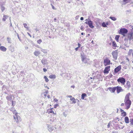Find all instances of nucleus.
<instances>
[{
  "instance_id": "1",
  "label": "nucleus",
  "mask_w": 133,
  "mask_h": 133,
  "mask_svg": "<svg viewBox=\"0 0 133 133\" xmlns=\"http://www.w3.org/2000/svg\"><path fill=\"white\" fill-rule=\"evenodd\" d=\"M124 102L125 105L127 106L126 109H129L130 108L131 104V101L129 99V98H125Z\"/></svg>"
},
{
  "instance_id": "2",
  "label": "nucleus",
  "mask_w": 133,
  "mask_h": 133,
  "mask_svg": "<svg viewBox=\"0 0 133 133\" xmlns=\"http://www.w3.org/2000/svg\"><path fill=\"white\" fill-rule=\"evenodd\" d=\"M128 32L127 30L125 28H122L120 29L119 33L123 35V36H125Z\"/></svg>"
},
{
  "instance_id": "3",
  "label": "nucleus",
  "mask_w": 133,
  "mask_h": 133,
  "mask_svg": "<svg viewBox=\"0 0 133 133\" xmlns=\"http://www.w3.org/2000/svg\"><path fill=\"white\" fill-rule=\"evenodd\" d=\"M125 36L126 38H128L129 40L130 41L133 39V33L131 32L129 34H127Z\"/></svg>"
},
{
  "instance_id": "4",
  "label": "nucleus",
  "mask_w": 133,
  "mask_h": 133,
  "mask_svg": "<svg viewBox=\"0 0 133 133\" xmlns=\"http://www.w3.org/2000/svg\"><path fill=\"white\" fill-rule=\"evenodd\" d=\"M85 23L86 24H88L89 27L92 29L94 27V26L93 25V23L92 21L90 20H89L88 21L85 22Z\"/></svg>"
},
{
  "instance_id": "5",
  "label": "nucleus",
  "mask_w": 133,
  "mask_h": 133,
  "mask_svg": "<svg viewBox=\"0 0 133 133\" xmlns=\"http://www.w3.org/2000/svg\"><path fill=\"white\" fill-rule=\"evenodd\" d=\"M117 81L118 82H120L123 85H124L125 82V79L123 77H119L117 79Z\"/></svg>"
},
{
  "instance_id": "6",
  "label": "nucleus",
  "mask_w": 133,
  "mask_h": 133,
  "mask_svg": "<svg viewBox=\"0 0 133 133\" xmlns=\"http://www.w3.org/2000/svg\"><path fill=\"white\" fill-rule=\"evenodd\" d=\"M110 60L108 58H106V59H104V65L106 66L108 65H109L110 64Z\"/></svg>"
},
{
  "instance_id": "7",
  "label": "nucleus",
  "mask_w": 133,
  "mask_h": 133,
  "mask_svg": "<svg viewBox=\"0 0 133 133\" xmlns=\"http://www.w3.org/2000/svg\"><path fill=\"white\" fill-rule=\"evenodd\" d=\"M112 55L113 58L115 59H117L118 56L117 51V50H116L112 52Z\"/></svg>"
},
{
  "instance_id": "8",
  "label": "nucleus",
  "mask_w": 133,
  "mask_h": 133,
  "mask_svg": "<svg viewBox=\"0 0 133 133\" xmlns=\"http://www.w3.org/2000/svg\"><path fill=\"white\" fill-rule=\"evenodd\" d=\"M110 66H108L105 67L104 71L103 72L105 74H107L109 73V71L110 70Z\"/></svg>"
},
{
  "instance_id": "9",
  "label": "nucleus",
  "mask_w": 133,
  "mask_h": 133,
  "mask_svg": "<svg viewBox=\"0 0 133 133\" xmlns=\"http://www.w3.org/2000/svg\"><path fill=\"white\" fill-rule=\"evenodd\" d=\"M81 57L82 58V61L83 62L85 63H86L87 62V61L86 60V57L85 56L82 54H81Z\"/></svg>"
},
{
  "instance_id": "10",
  "label": "nucleus",
  "mask_w": 133,
  "mask_h": 133,
  "mask_svg": "<svg viewBox=\"0 0 133 133\" xmlns=\"http://www.w3.org/2000/svg\"><path fill=\"white\" fill-rule=\"evenodd\" d=\"M121 65H119L115 68L114 69V72L115 74L117 73L121 69Z\"/></svg>"
},
{
  "instance_id": "11",
  "label": "nucleus",
  "mask_w": 133,
  "mask_h": 133,
  "mask_svg": "<svg viewBox=\"0 0 133 133\" xmlns=\"http://www.w3.org/2000/svg\"><path fill=\"white\" fill-rule=\"evenodd\" d=\"M116 89L117 91V93L118 94L119 93L123 91V90L120 87L117 86L116 87Z\"/></svg>"
},
{
  "instance_id": "12",
  "label": "nucleus",
  "mask_w": 133,
  "mask_h": 133,
  "mask_svg": "<svg viewBox=\"0 0 133 133\" xmlns=\"http://www.w3.org/2000/svg\"><path fill=\"white\" fill-rule=\"evenodd\" d=\"M8 48L9 50L11 52H13L14 51V47L11 45L9 46Z\"/></svg>"
},
{
  "instance_id": "13",
  "label": "nucleus",
  "mask_w": 133,
  "mask_h": 133,
  "mask_svg": "<svg viewBox=\"0 0 133 133\" xmlns=\"http://www.w3.org/2000/svg\"><path fill=\"white\" fill-rule=\"evenodd\" d=\"M48 130L49 131H52L54 130V128H55V127L52 126L51 125H48Z\"/></svg>"
},
{
  "instance_id": "14",
  "label": "nucleus",
  "mask_w": 133,
  "mask_h": 133,
  "mask_svg": "<svg viewBox=\"0 0 133 133\" xmlns=\"http://www.w3.org/2000/svg\"><path fill=\"white\" fill-rule=\"evenodd\" d=\"M126 87L128 88V89L129 90L130 88V87L131 85L130 84V83L128 81H127V83L125 85Z\"/></svg>"
},
{
  "instance_id": "15",
  "label": "nucleus",
  "mask_w": 133,
  "mask_h": 133,
  "mask_svg": "<svg viewBox=\"0 0 133 133\" xmlns=\"http://www.w3.org/2000/svg\"><path fill=\"white\" fill-rule=\"evenodd\" d=\"M6 48L4 46H1L0 47V50L3 52H5L6 50Z\"/></svg>"
},
{
  "instance_id": "16",
  "label": "nucleus",
  "mask_w": 133,
  "mask_h": 133,
  "mask_svg": "<svg viewBox=\"0 0 133 133\" xmlns=\"http://www.w3.org/2000/svg\"><path fill=\"white\" fill-rule=\"evenodd\" d=\"M109 90L111 92H114L116 90V87H115L113 88H109Z\"/></svg>"
},
{
  "instance_id": "17",
  "label": "nucleus",
  "mask_w": 133,
  "mask_h": 133,
  "mask_svg": "<svg viewBox=\"0 0 133 133\" xmlns=\"http://www.w3.org/2000/svg\"><path fill=\"white\" fill-rule=\"evenodd\" d=\"M34 55L37 56L41 54V52L39 51H35L34 53Z\"/></svg>"
},
{
  "instance_id": "18",
  "label": "nucleus",
  "mask_w": 133,
  "mask_h": 133,
  "mask_svg": "<svg viewBox=\"0 0 133 133\" xmlns=\"http://www.w3.org/2000/svg\"><path fill=\"white\" fill-rule=\"evenodd\" d=\"M41 62L44 65H45L47 64V60L43 58L41 61Z\"/></svg>"
},
{
  "instance_id": "19",
  "label": "nucleus",
  "mask_w": 133,
  "mask_h": 133,
  "mask_svg": "<svg viewBox=\"0 0 133 133\" xmlns=\"http://www.w3.org/2000/svg\"><path fill=\"white\" fill-rule=\"evenodd\" d=\"M124 121L125 123H128L129 122V118L128 117L126 116L124 118Z\"/></svg>"
},
{
  "instance_id": "20",
  "label": "nucleus",
  "mask_w": 133,
  "mask_h": 133,
  "mask_svg": "<svg viewBox=\"0 0 133 133\" xmlns=\"http://www.w3.org/2000/svg\"><path fill=\"white\" fill-rule=\"evenodd\" d=\"M9 17V16L6 15H4L3 16V18H2V21H5L6 20V19H7Z\"/></svg>"
},
{
  "instance_id": "21",
  "label": "nucleus",
  "mask_w": 133,
  "mask_h": 133,
  "mask_svg": "<svg viewBox=\"0 0 133 133\" xmlns=\"http://www.w3.org/2000/svg\"><path fill=\"white\" fill-rule=\"evenodd\" d=\"M6 99L9 101H11L12 99V96L10 95L9 96H7L6 97Z\"/></svg>"
},
{
  "instance_id": "22",
  "label": "nucleus",
  "mask_w": 133,
  "mask_h": 133,
  "mask_svg": "<svg viewBox=\"0 0 133 133\" xmlns=\"http://www.w3.org/2000/svg\"><path fill=\"white\" fill-rule=\"evenodd\" d=\"M81 98L82 99H84L85 97L87 96L86 94L85 93H83L81 95Z\"/></svg>"
},
{
  "instance_id": "23",
  "label": "nucleus",
  "mask_w": 133,
  "mask_h": 133,
  "mask_svg": "<svg viewBox=\"0 0 133 133\" xmlns=\"http://www.w3.org/2000/svg\"><path fill=\"white\" fill-rule=\"evenodd\" d=\"M49 77L51 79L55 78L56 76L55 75H50Z\"/></svg>"
},
{
  "instance_id": "24",
  "label": "nucleus",
  "mask_w": 133,
  "mask_h": 133,
  "mask_svg": "<svg viewBox=\"0 0 133 133\" xmlns=\"http://www.w3.org/2000/svg\"><path fill=\"white\" fill-rule=\"evenodd\" d=\"M70 100L72 101V103L75 104L76 103V102L75 101V99L74 97H72L70 99Z\"/></svg>"
},
{
  "instance_id": "25",
  "label": "nucleus",
  "mask_w": 133,
  "mask_h": 133,
  "mask_svg": "<svg viewBox=\"0 0 133 133\" xmlns=\"http://www.w3.org/2000/svg\"><path fill=\"white\" fill-rule=\"evenodd\" d=\"M10 110L11 111L13 112L14 113H15V112H17L16 110L13 107L11 108H10Z\"/></svg>"
},
{
  "instance_id": "26",
  "label": "nucleus",
  "mask_w": 133,
  "mask_h": 133,
  "mask_svg": "<svg viewBox=\"0 0 133 133\" xmlns=\"http://www.w3.org/2000/svg\"><path fill=\"white\" fill-rule=\"evenodd\" d=\"M109 18L113 21H115L117 19L116 17H114L110 16Z\"/></svg>"
},
{
  "instance_id": "27",
  "label": "nucleus",
  "mask_w": 133,
  "mask_h": 133,
  "mask_svg": "<svg viewBox=\"0 0 133 133\" xmlns=\"http://www.w3.org/2000/svg\"><path fill=\"white\" fill-rule=\"evenodd\" d=\"M120 37V36L119 35H116L115 37V39L116 41L117 42H118L119 41V38Z\"/></svg>"
},
{
  "instance_id": "28",
  "label": "nucleus",
  "mask_w": 133,
  "mask_h": 133,
  "mask_svg": "<svg viewBox=\"0 0 133 133\" xmlns=\"http://www.w3.org/2000/svg\"><path fill=\"white\" fill-rule=\"evenodd\" d=\"M102 26L103 27H107V26L106 25L105 23L104 22H103V23H102Z\"/></svg>"
},
{
  "instance_id": "29",
  "label": "nucleus",
  "mask_w": 133,
  "mask_h": 133,
  "mask_svg": "<svg viewBox=\"0 0 133 133\" xmlns=\"http://www.w3.org/2000/svg\"><path fill=\"white\" fill-rule=\"evenodd\" d=\"M127 115V114L126 112L123 111L121 113V115L123 117H125Z\"/></svg>"
},
{
  "instance_id": "30",
  "label": "nucleus",
  "mask_w": 133,
  "mask_h": 133,
  "mask_svg": "<svg viewBox=\"0 0 133 133\" xmlns=\"http://www.w3.org/2000/svg\"><path fill=\"white\" fill-rule=\"evenodd\" d=\"M15 115L14 116V119L15 120H16V118H17L18 116H17V112H15Z\"/></svg>"
},
{
  "instance_id": "31",
  "label": "nucleus",
  "mask_w": 133,
  "mask_h": 133,
  "mask_svg": "<svg viewBox=\"0 0 133 133\" xmlns=\"http://www.w3.org/2000/svg\"><path fill=\"white\" fill-rule=\"evenodd\" d=\"M44 78L45 79V81L46 82H48L49 81V79L46 76H44Z\"/></svg>"
},
{
  "instance_id": "32",
  "label": "nucleus",
  "mask_w": 133,
  "mask_h": 133,
  "mask_svg": "<svg viewBox=\"0 0 133 133\" xmlns=\"http://www.w3.org/2000/svg\"><path fill=\"white\" fill-rule=\"evenodd\" d=\"M41 48V51L42 52H43L44 53H47V51L46 50L43 49L41 48Z\"/></svg>"
},
{
  "instance_id": "33",
  "label": "nucleus",
  "mask_w": 133,
  "mask_h": 133,
  "mask_svg": "<svg viewBox=\"0 0 133 133\" xmlns=\"http://www.w3.org/2000/svg\"><path fill=\"white\" fill-rule=\"evenodd\" d=\"M112 46L114 47H117V44L115 42V41H113L112 42Z\"/></svg>"
},
{
  "instance_id": "34",
  "label": "nucleus",
  "mask_w": 133,
  "mask_h": 133,
  "mask_svg": "<svg viewBox=\"0 0 133 133\" xmlns=\"http://www.w3.org/2000/svg\"><path fill=\"white\" fill-rule=\"evenodd\" d=\"M7 41H8V42L9 43H11V39L9 37H8L7 38Z\"/></svg>"
},
{
  "instance_id": "35",
  "label": "nucleus",
  "mask_w": 133,
  "mask_h": 133,
  "mask_svg": "<svg viewBox=\"0 0 133 133\" xmlns=\"http://www.w3.org/2000/svg\"><path fill=\"white\" fill-rule=\"evenodd\" d=\"M130 124L131 125H133V118H130Z\"/></svg>"
},
{
  "instance_id": "36",
  "label": "nucleus",
  "mask_w": 133,
  "mask_h": 133,
  "mask_svg": "<svg viewBox=\"0 0 133 133\" xmlns=\"http://www.w3.org/2000/svg\"><path fill=\"white\" fill-rule=\"evenodd\" d=\"M5 9V8L3 6H1V10L2 12Z\"/></svg>"
},
{
  "instance_id": "37",
  "label": "nucleus",
  "mask_w": 133,
  "mask_h": 133,
  "mask_svg": "<svg viewBox=\"0 0 133 133\" xmlns=\"http://www.w3.org/2000/svg\"><path fill=\"white\" fill-rule=\"evenodd\" d=\"M130 95V93H128L127 95L126 96L125 98H129V96Z\"/></svg>"
},
{
  "instance_id": "38",
  "label": "nucleus",
  "mask_w": 133,
  "mask_h": 133,
  "mask_svg": "<svg viewBox=\"0 0 133 133\" xmlns=\"http://www.w3.org/2000/svg\"><path fill=\"white\" fill-rule=\"evenodd\" d=\"M42 41L41 39H39L37 41V42L38 43L40 44L42 42Z\"/></svg>"
},
{
  "instance_id": "39",
  "label": "nucleus",
  "mask_w": 133,
  "mask_h": 133,
  "mask_svg": "<svg viewBox=\"0 0 133 133\" xmlns=\"http://www.w3.org/2000/svg\"><path fill=\"white\" fill-rule=\"evenodd\" d=\"M133 51V50L132 49H130L128 53V55H130L131 54V53L132 52V51Z\"/></svg>"
},
{
  "instance_id": "40",
  "label": "nucleus",
  "mask_w": 133,
  "mask_h": 133,
  "mask_svg": "<svg viewBox=\"0 0 133 133\" xmlns=\"http://www.w3.org/2000/svg\"><path fill=\"white\" fill-rule=\"evenodd\" d=\"M15 102H14L13 101H12V105L13 106L15 105Z\"/></svg>"
},
{
  "instance_id": "41",
  "label": "nucleus",
  "mask_w": 133,
  "mask_h": 133,
  "mask_svg": "<svg viewBox=\"0 0 133 133\" xmlns=\"http://www.w3.org/2000/svg\"><path fill=\"white\" fill-rule=\"evenodd\" d=\"M16 34L17 35V36L18 37V38L19 41H21V39L19 37V34H18L17 33H16Z\"/></svg>"
},
{
  "instance_id": "42",
  "label": "nucleus",
  "mask_w": 133,
  "mask_h": 133,
  "mask_svg": "<svg viewBox=\"0 0 133 133\" xmlns=\"http://www.w3.org/2000/svg\"><path fill=\"white\" fill-rule=\"evenodd\" d=\"M23 25H24V27L25 28H28L27 27V25L26 24V23H24L23 24Z\"/></svg>"
},
{
  "instance_id": "43",
  "label": "nucleus",
  "mask_w": 133,
  "mask_h": 133,
  "mask_svg": "<svg viewBox=\"0 0 133 133\" xmlns=\"http://www.w3.org/2000/svg\"><path fill=\"white\" fill-rule=\"evenodd\" d=\"M49 113H53V114H54V111L52 110H51V109L49 111Z\"/></svg>"
},
{
  "instance_id": "44",
  "label": "nucleus",
  "mask_w": 133,
  "mask_h": 133,
  "mask_svg": "<svg viewBox=\"0 0 133 133\" xmlns=\"http://www.w3.org/2000/svg\"><path fill=\"white\" fill-rule=\"evenodd\" d=\"M15 121H16V123H18L19 119H18V117H17V118H16V120H15Z\"/></svg>"
},
{
  "instance_id": "45",
  "label": "nucleus",
  "mask_w": 133,
  "mask_h": 133,
  "mask_svg": "<svg viewBox=\"0 0 133 133\" xmlns=\"http://www.w3.org/2000/svg\"><path fill=\"white\" fill-rule=\"evenodd\" d=\"M128 0H123V2H124L125 3H128Z\"/></svg>"
},
{
  "instance_id": "46",
  "label": "nucleus",
  "mask_w": 133,
  "mask_h": 133,
  "mask_svg": "<svg viewBox=\"0 0 133 133\" xmlns=\"http://www.w3.org/2000/svg\"><path fill=\"white\" fill-rule=\"evenodd\" d=\"M43 71L45 72H46L47 71V70L46 69V68H44L43 69Z\"/></svg>"
},
{
  "instance_id": "47",
  "label": "nucleus",
  "mask_w": 133,
  "mask_h": 133,
  "mask_svg": "<svg viewBox=\"0 0 133 133\" xmlns=\"http://www.w3.org/2000/svg\"><path fill=\"white\" fill-rule=\"evenodd\" d=\"M63 115L65 117H66L67 116V114H65V112H64L63 113Z\"/></svg>"
},
{
  "instance_id": "48",
  "label": "nucleus",
  "mask_w": 133,
  "mask_h": 133,
  "mask_svg": "<svg viewBox=\"0 0 133 133\" xmlns=\"http://www.w3.org/2000/svg\"><path fill=\"white\" fill-rule=\"evenodd\" d=\"M78 47L79 48L81 46V45L79 43H78Z\"/></svg>"
},
{
  "instance_id": "49",
  "label": "nucleus",
  "mask_w": 133,
  "mask_h": 133,
  "mask_svg": "<svg viewBox=\"0 0 133 133\" xmlns=\"http://www.w3.org/2000/svg\"><path fill=\"white\" fill-rule=\"evenodd\" d=\"M58 105V104H55L54 105V108H56V107H57V106Z\"/></svg>"
},
{
  "instance_id": "50",
  "label": "nucleus",
  "mask_w": 133,
  "mask_h": 133,
  "mask_svg": "<svg viewBox=\"0 0 133 133\" xmlns=\"http://www.w3.org/2000/svg\"><path fill=\"white\" fill-rule=\"evenodd\" d=\"M125 38V39H124V40L125 41H127L128 40V38Z\"/></svg>"
},
{
  "instance_id": "51",
  "label": "nucleus",
  "mask_w": 133,
  "mask_h": 133,
  "mask_svg": "<svg viewBox=\"0 0 133 133\" xmlns=\"http://www.w3.org/2000/svg\"><path fill=\"white\" fill-rule=\"evenodd\" d=\"M110 124L109 123L107 125V128H109L110 127Z\"/></svg>"
},
{
  "instance_id": "52",
  "label": "nucleus",
  "mask_w": 133,
  "mask_h": 133,
  "mask_svg": "<svg viewBox=\"0 0 133 133\" xmlns=\"http://www.w3.org/2000/svg\"><path fill=\"white\" fill-rule=\"evenodd\" d=\"M83 28H84L83 27V26H81V30H84Z\"/></svg>"
},
{
  "instance_id": "53",
  "label": "nucleus",
  "mask_w": 133,
  "mask_h": 133,
  "mask_svg": "<svg viewBox=\"0 0 133 133\" xmlns=\"http://www.w3.org/2000/svg\"><path fill=\"white\" fill-rule=\"evenodd\" d=\"M79 17V16H76L75 17V19H78V18Z\"/></svg>"
},
{
  "instance_id": "54",
  "label": "nucleus",
  "mask_w": 133,
  "mask_h": 133,
  "mask_svg": "<svg viewBox=\"0 0 133 133\" xmlns=\"http://www.w3.org/2000/svg\"><path fill=\"white\" fill-rule=\"evenodd\" d=\"M79 48L78 47H77V48H76L75 49V50H76V51H77L78 50V49Z\"/></svg>"
},
{
  "instance_id": "55",
  "label": "nucleus",
  "mask_w": 133,
  "mask_h": 133,
  "mask_svg": "<svg viewBox=\"0 0 133 133\" xmlns=\"http://www.w3.org/2000/svg\"><path fill=\"white\" fill-rule=\"evenodd\" d=\"M84 18L83 17H81L80 18V20L81 21H83V20Z\"/></svg>"
},
{
  "instance_id": "56",
  "label": "nucleus",
  "mask_w": 133,
  "mask_h": 133,
  "mask_svg": "<svg viewBox=\"0 0 133 133\" xmlns=\"http://www.w3.org/2000/svg\"><path fill=\"white\" fill-rule=\"evenodd\" d=\"M35 30H36V31H38L39 30L37 28H36L35 29Z\"/></svg>"
},
{
  "instance_id": "57",
  "label": "nucleus",
  "mask_w": 133,
  "mask_h": 133,
  "mask_svg": "<svg viewBox=\"0 0 133 133\" xmlns=\"http://www.w3.org/2000/svg\"><path fill=\"white\" fill-rule=\"evenodd\" d=\"M67 97L70 98H71V97H72V96L71 95L68 96H67Z\"/></svg>"
},
{
  "instance_id": "58",
  "label": "nucleus",
  "mask_w": 133,
  "mask_h": 133,
  "mask_svg": "<svg viewBox=\"0 0 133 133\" xmlns=\"http://www.w3.org/2000/svg\"><path fill=\"white\" fill-rule=\"evenodd\" d=\"M27 34H28V35L30 37H31V36L30 35V34L28 32H27Z\"/></svg>"
},
{
  "instance_id": "59",
  "label": "nucleus",
  "mask_w": 133,
  "mask_h": 133,
  "mask_svg": "<svg viewBox=\"0 0 133 133\" xmlns=\"http://www.w3.org/2000/svg\"><path fill=\"white\" fill-rule=\"evenodd\" d=\"M120 111L121 112H123V111H124V110H122L121 109H120Z\"/></svg>"
},
{
  "instance_id": "60",
  "label": "nucleus",
  "mask_w": 133,
  "mask_h": 133,
  "mask_svg": "<svg viewBox=\"0 0 133 133\" xmlns=\"http://www.w3.org/2000/svg\"><path fill=\"white\" fill-rule=\"evenodd\" d=\"M54 101L55 102H57L58 101V100L57 99H56V98H55V99H54Z\"/></svg>"
},
{
  "instance_id": "61",
  "label": "nucleus",
  "mask_w": 133,
  "mask_h": 133,
  "mask_svg": "<svg viewBox=\"0 0 133 133\" xmlns=\"http://www.w3.org/2000/svg\"><path fill=\"white\" fill-rule=\"evenodd\" d=\"M45 86V88H47L48 89H49V88L47 86Z\"/></svg>"
},
{
  "instance_id": "62",
  "label": "nucleus",
  "mask_w": 133,
  "mask_h": 133,
  "mask_svg": "<svg viewBox=\"0 0 133 133\" xmlns=\"http://www.w3.org/2000/svg\"><path fill=\"white\" fill-rule=\"evenodd\" d=\"M124 105V103H122L121 104V106H123Z\"/></svg>"
},
{
  "instance_id": "63",
  "label": "nucleus",
  "mask_w": 133,
  "mask_h": 133,
  "mask_svg": "<svg viewBox=\"0 0 133 133\" xmlns=\"http://www.w3.org/2000/svg\"><path fill=\"white\" fill-rule=\"evenodd\" d=\"M112 76H113L111 74H110L109 75L110 77V78H111Z\"/></svg>"
},
{
  "instance_id": "64",
  "label": "nucleus",
  "mask_w": 133,
  "mask_h": 133,
  "mask_svg": "<svg viewBox=\"0 0 133 133\" xmlns=\"http://www.w3.org/2000/svg\"><path fill=\"white\" fill-rule=\"evenodd\" d=\"M112 133H117L118 132H115V131H113L112 132Z\"/></svg>"
}]
</instances>
